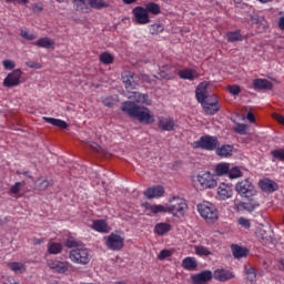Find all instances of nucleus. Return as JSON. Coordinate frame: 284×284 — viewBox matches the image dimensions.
<instances>
[{
  "label": "nucleus",
  "mask_w": 284,
  "mask_h": 284,
  "mask_svg": "<svg viewBox=\"0 0 284 284\" xmlns=\"http://www.w3.org/2000/svg\"><path fill=\"white\" fill-rule=\"evenodd\" d=\"M89 4H90L91 10H92V8H94L95 10H101V9L108 8V6H110V3L103 2V1H89Z\"/></svg>",
  "instance_id": "42"
},
{
  "label": "nucleus",
  "mask_w": 284,
  "mask_h": 284,
  "mask_svg": "<svg viewBox=\"0 0 284 284\" xmlns=\"http://www.w3.org/2000/svg\"><path fill=\"white\" fill-rule=\"evenodd\" d=\"M101 63H104L105 65H110L114 61V57L112 54L104 52L100 55Z\"/></svg>",
  "instance_id": "43"
},
{
  "label": "nucleus",
  "mask_w": 284,
  "mask_h": 284,
  "mask_svg": "<svg viewBox=\"0 0 284 284\" xmlns=\"http://www.w3.org/2000/svg\"><path fill=\"white\" fill-rule=\"evenodd\" d=\"M207 82H201L196 90H195V97L197 99L199 103H203L205 101H210V98L212 97V94L210 95V92L207 91Z\"/></svg>",
  "instance_id": "14"
},
{
  "label": "nucleus",
  "mask_w": 284,
  "mask_h": 284,
  "mask_svg": "<svg viewBox=\"0 0 284 284\" xmlns=\"http://www.w3.org/2000/svg\"><path fill=\"white\" fill-rule=\"evenodd\" d=\"M239 225H241V227H244V230H250L251 227V223L250 220L245 219V217H240L237 220Z\"/></svg>",
  "instance_id": "51"
},
{
  "label": "nucleus",
  "mask_w": 284,
  "mask_h": 284,
  "mask_svg": "<svg viewBox=\"0 0 284 284\" xmlns=\"http://www.w3.org/2000/svg\"><path fill=\"white\" fill-rule=\"evenodd\" d=\"M194 250L197 256H211L212 254V251H210V248L202 245H195Z\"/></svg>",
  "instance_id": "41"
},
{
  "label": "nucleus",
  "mask_w": 284,
  "mask_h": 284,
  "mask_svg": "<svg viewBox=\"0 0 284 284\" xmlns=\"http://www.w3.org/2000/svg\"><path fill=\"white\" fill-rule=\"evenodd\" d=\"M89 146L91 149H93L94 152H101V146H99V144H97V143H91V144H89Z\"/></svg>",
  "instance_id": "60"
},
{
  "label": "nucleus",
  "mask_w": 284,
  "mask_h": 284,
  "mask_svg": "<svg viewBox=\"0 0 284 284\" xmlns=\"http://www.w3.org/2000/svg\"><path fill=\"white\" fill-rule=\"evenodd\" d=\"M8 267L13 272L14 274H24L27 267L21 262H11L8 264Z\"/></svg>",
  "instance_id": "32"
},
{
  "label": "nucleus",
  "mask_w": 284,
  "mask_h": 284,
  "mask_svg": "<svg viewBox=\"0 0 284 284\" xmlns=\"http://www.w3.org/2000/svg\"><path fill=\"white\" fill-rule=\"evenodd\" d=\"M144 9L148 14H161V6L156 4V2H148Z\"/></svg>",
  "instance_id": "35"
},
{
  "label": "nucleus",
  "mask_w": 284,
  "mask_h": 284,
  "mask_svg": "<svg viewBox=\"0 0 284 284\" xmlns=\"http://www.w3.org/2000/svg\"><path fill=\"white\" fill-rule=\"evenodd\" d=\"M229 178L230 179H239L240 176H241V169H239V168H230L229 166Z\"/></svg>",
  "instance_id": "46"
},
{
  "label": "nucleus",
  "mask_w": 284,
  "mask_h": 284,
  "mask_svg": "<svg viewBox=\"0 0 284 284\" xmlns=\"http://www.w3.org/2000/svg\"><path fill=\"white\" fill-rule=\"evenodd\" d=\"M235 191L237 194H240V196H244L245 199H250V196H254L256 194L254 184H252V182H250L247 179L237 182L235 185Z\"/></svg>",
  "instance_id": "6"
},
{
  "label": "nucleus",
  "mask_w": 284,
  "mask_h": 284,
  "mask_svg": "<svg viewBox=\"0 0 284 284\" xmlns=\"http://www.w3.org/2000/svg\"><path fill=\"white\" fill-rule=\"evenodd\" d=\"M234 148L232 145H222L221 148L216 149L217 156H223L227 159V156H232Z\"/></svg>",
  "instance_id": "34"
},
{
  "label": "nucleus",
  "mask_w": 284,
  "mask_h": 284,
  "mask_svg": "<svg viewBox=\"0 0 284 284\" xmlns=\"http://www.w3.org/2000/svg\"><path fill=\"white\" fill-rule=\"evenodd\" d=\"M74 8L78 12H90V1H77Z\"/></svg>",
  "instance_id": "39"
},
{
  "label": "nucleus",
  "mask_w": 284,
  "mask_h": 284,
  "mask_svg": "<svg viewBox=\"0 0 284 284\" xmlns=\"http://www.w3.org/2000/svg\"><path fill=\"white\" fill-rule=\"evenodd\" d=\"M169 256H172V252L170 250H163L158 255L160 261H165V258H169Z\"/></svg>",
  "instance_id": "53"
},
{
  "label": "nucleus",
  "mask_w": 284,
  "mask_h": 284,
  "mask_svg": "<svg viewBox=\"0 0 284 284\" xmlns=\"http://www.w3.org/2000/svg\"><path fill=\"white\" fill-rule=\"evenodd\" d=\"M49 267L58 272V274H65L68 272V264L65 262L54 261L49 263Z\"/></svg>",
  "instance_id": "28"
},
{
  "label": "nucleus",
  "mask_w": 284,
  "mask_h": 284,
  "mask_svg": "<svg viewBox=\"0 0 284 284\" xmlns=\"http://www.w3.org/2000/svg\"><path fill=\"white\" fill-rule=\"evenodd\" d=\"M43 120L45 123H50V125H54L55 128H60V130H65L68 128V123L63 120L54 119V118H48L44 116Z\"/></svg>",
  "instance_id": "31"
},
{
  "label": "nucleus",
  "mask_w": 284,
  "mask_h": 284,
  "mask_svg": "<svg viewBox=\"0 0 284 284\" xmlns=\"http://www.w3.org/2000/svg\"><path fill=\"white\" fill-rule=\"evenodd\" d=\"M122 81L126 90H136V87L139 85V82H136L134 73L132 72H125L124 74H122Z\"/></svg>",
  "instance_id": "17"
},
{
  "label": "nucleus",
  "mask_w": 284,
  "mask_h": 284,
  "mask_svg": "<svg viewBox=\"0 0 284 284\" xmlns=\"http://www.w3.org/2000/svg\"><path fill=\"white\" fill-rule=\"evenodd\" d=\"M170 230H172V226L169 223L161 222L154 226V232L158 236H164V234H168Z\"/></svg>",
  "instance_id": "29"
},
{
  "label": "nucleus",
  "mask_w": 284,
  "mask_h": 284,
  "mask_svg": "<svg viewBox=\"0 0 284 284\" xmlns=\"http://www.w3.org/2000/svg\"><path fill=\"white\" fill-rule=\"evenodd\" d=\"M182 266L184 270H189L190 272L196 270L197 263L195 257H185L182 261Z\"/></svg>",
  "instance_id": "33"
},
{
  "label": "nucleus",
  "mask_w": 284,
  "mask_h": 284,
  "mask_svg": "<svg viewBox=\"0 0 284 284\" xmlns=\"http://www.w3.org/2000/svg\"><path fill=\"white\" fill-rule=\"evenodd\" d=\"M159 121V128L163 132H174L176 128H179V124H176V121L170 116H160L158 119Z\"/></svg>",
  "instance_id": "12"
},
{
  "label": "nucleus",
  "mask_w": 284,
  "mask_h": 284,
  "mask_svg": "<svg viewBox=\"0 0 284 284\" xmlns=\"http://www.w3.org/2000/svg\"><path fill=\"white\" fill-rule=\"evenodd\" d=\"M105 245L109 250L119 251L122 250L124 245L123 237L116 233H111L109 236L105 237Z\"/></svg>",
  "instance_id": "10"
},
{
  "label": "nucleus",
  "mask_w": 284,
  "mask_h": 284,
  "mask_svg": "<svg viewBox=\"0 0 284 284\" xmlns=\"http://www.w3.org/2000/svg\"><path fill=\"white\" fill-rule=\"evenodd\" d=\"M197 212L202 219L205 221H211V223L219 219V211L216 210V206L210 202L199 204Z\"/></svg>",
  "instance_id": "3"
},
{
  "label": "nucleus",
  "mask_w": 284,
  "mask_h": 284,
  "mask_svg": "<svg viewBox=\"0 0 284 284\" xmlns=\"http://www.w3.org/2000/svg\"><path fill=\"white\" fill-rule=\"evenodd\" d=\"M133 21L138 26H148L151 22L150 13H148L145 7H135L133 9Z\"/></svg>",
  "instance_id": "8"
},
{
  "label": "nucleus",
  "mask_w": 284,
  "mask_h": 284,
  "mask_svg": "<svg viewBox=\"0 0 284 284\" xmlns=\"http://www.w3.org/2000/svg\"><path fill=\"white\" fill-rule=\"evenodd\" d=\"M275 119H276V121H278V123L284 125V116L283 115H276Z\"/></svg>",
  "instance_id": "63"
},
{
  "label": "nucleus",
  "mask_w": 284,
  "mask_h": 284,
  "mask_svg": "<svg viewBox=\"0 0 284 284\" xmlns=\"http://www.w3.org/2000/svg\"><path fill=\"white\" fill-rule=\"evenodd\" d=\"M258 185L263 192L272 193V192H276V190H278V184H276V182H274L273 180H270V179L261 180Z\"/></svg>",
  "instance_id": "19"
},
{
  "label": "nucleus",
  "mask_w": 284,
  "mask_h": 284,
  "mask_svg": "<svg viewBox=\"0 0 284 284\" xmlns=\"http://www.w3.org/2000/svg\"><path fill=\"white\" fill-rule=\"evenodd\" d=\"M241 207H243V210H246V212H254V210L256 207H258V203H256V202H243L241 204Z\"/></svg>",
  "instance_id": "44"
},
{
  "label": "nucleus",
  "mask_w": 284,
  "mask_h": 284,
  "mask_svg": "<svg viewBox=\"0 0 284 284\" xmlns=\"http://www.w3.org/2000/svg\"><path fill=\"white\" fill-rule=\"evenodd\" d=\"M219 201H227L234 196V186L230 183L222 182L216 190Z\"/></svg>",
  "instance_id": "9"
},
{
  "label": "nucleus",
  "mask_w": 284,
  "mask_h": 284,
  "mask_svg": "<svg viewBox=\"0 0 284 284\" xmlns=\"http://www.w3.org/2000/svg\"><path fill=\"white\" fill-rule=\"evenodd\" d=\"M32 10L33 12H41V10H43V4H41V2L33 3Z\"/></svg>",
  "instance_id": "58"
},
{
  "label": "nucleus",
  "mask_w": 284,
  "mask_h": 284,
  "mask_svg": "<svg viewBox=\"0 0 284 284\" xmlns=\"http://www.w3.org/2000/svg\"><path fill=\"white\" fill-rule=\"evenodd\" d=\"M227 90L230 92V94H233V97H236L239 94H241V87L234 84V85H229Z\"/></svg>",
  "instance_id": "50"
},
{
  "label": "nucleus",
  "mask_w": 284,
  "mask_h": 284,
  "mask_svg": "<svg viewBox=\"0 0 284 284\" xmlns=\"http://www.w3.org/2000/svg\"><path fill=\"white\" fill-rule=\"evenodd\" d=\"M148 212H151L152 214H166L168 213V205H161V204H155V205H146Z\"/></svg>",
  "instance_id": "30"
},
{
  "label": "nucleus",
  "mask_w": 284,
  "mask_h": 284,
  "mask_svg": "<svg viewBox=\"0 0 284 284\" xmlns=\"http://www.w3.org/2000/svg\"><path fill=\"white\" fill-rule=\"evenodd\" d=\"M166 210L169 214H184L185 210H187V204L185 203V200L174 196L172 200H170L169 204H166Z\"/></svg>",
  "instance_id": "5"
},
{
  "label": "nucleus",
  "mask_w": 284,
  "mask_h": 284,
  "mask_svg": "<svg viewBox=\"0 0 284 284\" xmlns=\"http://www.w3.org/2000/svg\"><path fill=\"white\" fill-rule=\"evenodd\" d=\"M21 83V70L17 69L9 73L3 80V85L6 88H14Z\"/></svg>",
  "instance_id": "13"
},
{
  "label": "nucleus",
  "mask_w": 284,
  "mask_h": 284,
  "mask_svg": "<svg viewBox=\"0 0 284 284\" xmlns=\"http://www.w3.org/2000/svg\"><path fill=\"white\" fill-rule=\"evenodd\" d=\"M121 110L131 116V119H136L140 123H144V125H152L155 121L154 114L148 106L139 105L132 101L123 102Z\"/></svg>",
  "instance_id": "1"
},
{
  "label": "nucleus",
  "mask_w": 284,
  "mask_h": 284,
  "mask_svg": "<svg viewBox=\"0 0 284 284\" xmlns=\"http://www.w3.org/2000/svg\"><path fill=\"white\" fill-rule=\"evenodd\" d=\"M257 239H261L264 245L273 243L274 237L272 236V231H265V229H257L256 231Z\"/></svg>",
  "instance_id": "24"
},
{
  "label": "nucleus",
  "mask_w": 284,
  "mask_h": 284,
  "mask_svg": "<svg viewBox=\"0 0 284 284\" xmlns=\"http://www.w3.org/2000/svg\"><path fill=\"white\" fill-rule=\"evenodd\" d=\"M200 103H201L204 112L210 115L216 114V112H219V110L221 108L219 105V99H216V95H214V94H212L209 100H206L204 102H200Z\"/></svg>",
  "instance_id": "11"
},
{
  "label": "nucleus",
  "mask_w": 284,
  "mask_h": 284,
  "mask_svg": "<svg viewBox=\"0 0 284 284\" xmlns=\"http://www.w3.org/2000/svg\"><path fill=\"white\" fill-rule=\"evenodd\" d=\"M92 230L100 232L101 234H108V232H110V226L105 220H95L93 221Z\"/></svg>",
  "instance_id": "25"
},
{
  "label": "nucleus",
  "mask_w": 284,
  "mask_h": 284,
  "mask_svg": "<svg viewBox=\"0 0 284 284\" xmlns=\"http://www.w3.org/2000/svg\"><path fill=\"white\" fill-rule=\"evenodd\" d=\"M37 185L39 190H45L48 185H50V183L48 182V180H38Z\"/></svg>",
  "instance_id": "56"
},
{
  "label": "nucleus",
  "mask_w": 284,
  "mask_h": 284,
  "mask_svg": "<svg viewBox=\"0 0 284 284\" xmlns=\"http://www.w3.org/2000/svg\"><path fill=\"white\" fill-rule=\"evenodd\" d=\"M212 271H202L191 276V281L193 284H207V282L212 281Z\"/></svg>",
  "instance_id": "15"
},
{
  "label": "nucleus",
  "mask_w": 284,
  "mask_h": 284,
  "mask_svg": "<svg viewBox=\"0 0 284 284\" xmlns=\"http://www.w3.org/2000/svg\"><path fill=\"white\" fill-rule=\"evenodd\" d=\"M217 145H219V138L211 136V135H203L197 141L193 142V148L195 149L200 148L201 150H207L209 152L216 150Z\"/></svg>",
  "instance_id": "4"
},
{
  "label": "nucleus",
  "mask_w": 284,
  "mask_h": 284,
  "mask_svg": "<svg viewBox=\"0 0 284 284\" xmlns=\"http://www.w3.org/2000/svg\"><path fill=\"white\" fill-rule=\"evenodd\" d=\"M254 90H272L273 84L266 79H255L253 80Z\"/></svg>",
  "instance_id": "26"
},
{
  "label": "nucleus",
  "mask_w": 284,
  "mask_h": 284,
  "mask_svg": "<svg viewBox=\"0 0 284 284\" xmlns=\"http://www.w3.org/2000/svg\"><path fill=\"white\" fill-rule=\"evenodd\" d=\"M235 132H237V134H247V125L246 124H236Z\"/></svg>",
  "instance_id": "54"
},
{
  "label": "nucleus",
  "mask_w": 284,
  "mask_h": 284,
  "mask_svg": "<svg viewBox=\"0 0 284 284\" xmlns=\"http://www.w3.org/2000/svg\"><path fill=\"white\" fill-rule=\"evenodd\" d=\"M271 154L274 159H277V161H284V148L273 150Z\"/></svg>",
  "instance_id": "45"
},
{
  "label": "nucleus",
  "mask_w": 284,
  "mask_h": 284,
  "mask_svg": "<svg viewBox=\"0 0 284 284\" xmlns=\"http://www.w3.org/2000/svg\"><path fill=\"white\" fill-rule=\"evenodd\" d=\"M28 68H33L34 70H41V63L29 61L27 62Z\"/></svg>",
  "instance_id": "57"
},
{
  "label": "nucleus",
  "mask_w": 284,
  "mask_h": 284,
  "mask_svg": "<svg viewBox=\"0 0 284 284\" xmlns=\"http://www.w3.org/2000/svg\"><path fill=\"white\" fill-rule=\"evenodd\" d=\"M230 172L229 163H219L215 165V174L216 176H225Z\"/></svg>",
  "instance_id": "36"
},
{
  "label": "nucleus",
  "mask_w": 284,
  "mask_h": 284,
  "mask_svg": "<svg viewBox=\"0 0 284 284\" xmlns=\"http://www.w3.org/2000/svg\"><path fill=\"white\" fill-rule=\"evenodd\" d=\"M278 28H280L281 30H284V16L281 17L280 20H278Z\"/></svg>",
  "instance_id": "61"
},
{
  "label": "nucleus",
  "mask_w": 284,
  "mask_h": 284,
  "mask_svg": "<svg viewBox=\"0 0 284 284\" xmlns=\"http://www.w3.org/2000/svg\"><path fill=\"white\" fill-rule=\"evenodd\" d=\"M49 254H61L63 252V245L60 243H50L48 247Z\"/></svg>",
  "instance_id": "40"
},
{
  "label": "nucleus",
  "mask_w": 284,
  "mask_h": 284,
  "mask_svg": "<svg viewBox=\"0 0 284 284\" xmlns=\"http://www.w3.org/2000/svg\"><path fill=\"white\" fill-rule=\"evenodd\" d=\"M213 278H215V281H220L221 283H225L226 281L234 278V273L225 268H217L213 273Z\"/></svg>",
  "instance_id": "16"
},
{
  "label": "nucleus",
  "mask_w": 284,
  "mask_h": 284,
  "mask_svg": "<svg viewBox=\"0 0 284 284\" xmlns=\"http://www.w3.org/2000/svg\"><path fill=\"white\" fill-rule=\"evenodd\" d=\"M65 245L70 248L74 247V250H77V247H81V246H79V242H77V240H74V237H69L65 242Z\"/></svg>",
  "instance_id": "52"
},
{
  "label": "nucleus",
  "mask_w": 284,
  "mask_h": 284,
  "mask_svg": "<svg viewBox=\"0 0 284 284\" xmlns=\"http://www.w3.org/2000/svg\"><path fill=\"white\" fill-rule=\"evenodd\" d=\"M165 194V189L163 186H152L144 191V195L146 199H159Z\"/></svg>",
  "instance_id": "18"
},
{
  "label": "nucleus",
  "mask_w": 284,
  "mask_h": 284,
  "mask_svg": "<svg viewBox=\"0 0 284 284\" xmlns=\"http://www.w3.org/2000/svg\"><path fill=\"white\" fill-rule=\"evenodd\" d=\"M247 21H252V23H255L257 26L258 30H266L267 28V20L263 16H257V14H251L247 18Z\"/></svg>",
  "instance_id": "22"
},
{
  "label": "nucleus",
  "mask_w": 284,
  "mask_h": 284,
  "mask_svg": "<svg viewBox=\"0 0 284 284\" xmlns=\"http://www.w3.org/2000/svg\"><path fill=\"white\" fill-rule=\"evenodd\" d=\"M69 257L72 263L88 265V263H90V251H88V248L84 246H78L70 251Z\"/></svg>",
  "instance_id": "2"
},
{
  "label": "nucleus",
  "mask_w": 284,
  "mask_h": 284,
  "mask_svg": "<svg viewBox=\"0 0 284 284\" xmlns=\"http://www.w3.org/2000/svg\"><path fill=\"white\" fill-rule=\"evenodd\" d=\"M26 185V182H17L14 185L10 187L11 194H19L21 192V187Z\"/></svg>",
  "instance_id": "47"
},
{
  "label": "nucleus",
  "mask_w": 284,
  "mask_h": 284,
  "mask_svg": "<svg viewBox=\"0 0 284 284\" xmlns=\"http://www.w3.org/2000/svg\"><path fill=\"white\" fill-rule=\"evenodd\" d=\"M156 79H168V73L165 71H161L159 73V77H156Z\"/></svg>",
  "instance_id": "62"
},
{
  "label": "nucleus",
  "mask_w": 284,
  "mask_h": 284,
  "mask_svg": "<svg viewBox=\"0 0 284 284\" xmlns=\"http://www.w3.org/2000/svg\"><path fill=\"white\" fill-rule=\"evenodd\" d=\"M247 121H250V123H254V121H256V118L254 116V113L248 112L246 115Z\"/></svg>",
  "instance_id": "59"
},
{
  "label": "nucleus",
  "mask_w": 284,
  "mask_h": 284,
  "mask_svg": "<svg viewBox=\"0 0 284 284\" xmlns=\"http://www.w3.org/2000/svg\"><path fill=\"white\" fill-rule=\"evenodd\" d=\"M38 48H44V50H54L55 42L53 39L44 37L33 43Z\"/></svg>",
  "instance_id": "23"
},
{
  "label": "nucleus",
  "mask_w": 284,
  "mask_h": 284,
  "mask_svg": "<svg viewBox=\"0 0 284 284\" xmlns=\"http://www.w3.org/2000/svg\"><path fill=\"white\" fill-rule=\"evenodd\" d=\"M129 99L136 101V103H144V105H152V100L145 93L131 92Z\"/></svg>",
  "instance_id": "21"
},
{
  "label": "nucleus",
  "mask_w": 284,
  "mask_h": 284,
  "mask_svg": "<svg viewBox=\"0 0 284 284\" xmlns=\"http://www.w3.org/2000/svg\"><path fill=\"white\" fill-rule=\"evenodd\" d=\"M246 281L250 283H256V270L252 265L245 266Z\"/></svg>",
  "instance_id": "37"
},
{
  "label": "nucleus",
  "mask_w": 284,
  "mask_h": 284,
  "mask_svg": "<svg viewBox=\"0 0 284 284\" xmlns=\"http://www.w3.org/2000/svg\"><path fill=\"white\" fill-rule=\"evenodd\" d=\"M2 65H3L4 70H14V68H16L14 61H12V60H4L2 62Z\"/></svg>",
  "instance_id": "55"
},
{
  "label": "nucleus",
  "mask_w": 284,
  "mask_h": 284,
  "mask_svg": "<svg viewBox=\"0 0 284 284\" xmlns=\"http://www.w3.org/2000/svg\"><path fill=\"white\" fill-rule=\"evenodd\" d=\"M231 252L234 258H245L250 254V250L245 246H239V244H233L231 246Z\"/></svg>",
  "instance_id": "20"
},
{
  "label": "nucleus",
  "mask_w": 284,
  "mask_h": 284,
  "mask_svg": "<svg viewBox=\"0 0 284 284\" xmlns=\"http://www.w3.org/2000/svg\"><path fill=\"white\" fill-rule=\"evenodd\" d=\"M103 103L106 105V108H112V105H114V103L110 100H104Z\"/></svg>",
  "instance_id": "64"
},
{
  "label": "nucleus",
  "mask_w": 284,
  "mask_h": 284,
  "mask_svg": "<svg viewBox=\"0 0 284 284\" xmlns=\"http://www.w3.org/2000/svg\"><path fill=\"white\" fill-rule=\"evenodd\" d=\"M196 181L201 185L202 190H214V187L219 185V179L210 172L197 175Z\"/></svg>",
  "instance_id": "7"
},
{
  "label": "nucleus",
  "mask_w": 284,
  "mask_h": 284,
  "mask_svg": "<svg viewBox=\"0 0 284 284\" xmlns=\"http://www.w3.org/2000/svg\"><path fill=\"white\" fill-rule=\"evenodd\" d=\"M163 30H164L163 24H160V23H158V24H152V26L150 27V32H151L152 34H161V32H163Z\"/></svg>",
  "instance_id": "48"
},
{
  "label": "nucleus",
  "mask_w": 284,
  "mask_h": 284,
  "mask_svg": "<svg viewBox=\"0 0 284 284\" xmlns=\"http://www.w3.org/2000/svg\"><path fill=\"white\" fill-rule=\"evenodd\" d=\"M242 40H243V37L239 31H229L226 33V41H229V43H236V41H242Z\"/></svg>",
  "instance_id": "38"
},
{
  "label": "nucleus",
  "mask_w": 284,
  "mask_h": 284,
  "mask_svg": "<svg viewBox=\"0 0 284 284\" xmlns=\"http://www.w3.org/2000/svg\"><path fill=\"white\" fill-rule=\"evenodd\" d=\"M20 34L23 39H27V41H34V39H37V34L30 33L26 30H22Z\"/></svg>",
  "instance_id": "49"
},
{
  "label": "nucleus",
  "mask_w": 284,
  "mask_h": 284,
  "mask_svg": "<svg viewBox=\"0 0 284 284\" xmlns=\"http://www.w3.org/2000/svg\"><path fill=\"white\" fill-rule=\"evenodd\" d=\"M180 79H186L187 81H194V79H199V72L193 69H184L179 71Z\"/></svg>",
  "instance_id": "27"
}]
</instances>
